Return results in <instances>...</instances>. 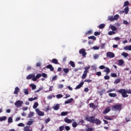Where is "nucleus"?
<instances>
[{"label":"nucleus","instance_id":"nucleus-1","mask_svg":"<svg viewBox=\"0 0 131 131\" xmlns=\"http://www.w3.org/2000/svg\"><path fill=\"white\" fill-rule=\"evenodd\" d=\"M119 94H121L123 98H127L128 95L127 94H131V90L126 91L125 89H120L118 91Z\"/></svg>","mask_w":131,"mask_h":131},{"label":"nucleus","instance_id":"nucleus-2","mask_svg":"<svg viewBox=\"0 0 131 131\" xmlns=\"http://www.w3.org/2000/svg\"><path fill=\"white\" fill-rule=\"evenodd\" d=\"M95 116L88 117V116L85 117V120L91 123H95Z\"/></svg>","mask_w":131,"mask_h":131},{"label":"nucleus","instance_id":"nucleus-3","mask_svg":"<svg viewBox=\"0 0 131 131\" xmlns=\"http://www.w3.org/2000/svg\"><path fill=\"white\" fill-rule=\"evenodd\" d=\"M90 67H87L84 68L85 71H84L83 74L82 75V79H84L86 76H88V72H89V70Z\"/></svg>","mask_w":131,"mask_h":131},{"label":"nucleus","instance_id":"nucleus-4","mask_svg":"<svg viewBox=\"0 0 131 131\" xmlns=\"http://www.w3.org/2000/svg\"><path fill=\"white\" fill-rule=\"evenodd\" d=\"M121 107H122V104H117L113 106L112 110H115V111H120L121 110Z\"/></svg>","mask_w":131,"mask_h":131},{"label":"nucleus","instance_id":"nucleus-5","mask_svg":"<svg viewBox=\"0 0 131 131\" xmlns=\"http://www.w3.org/2000/svg\"><path fill=\"white\" fill-rule=\"evenodd\" d=\"M14 105L16 108H20V107H21L22 105H23V101L17 100L15 102Z\"/></svg>","mask_w":131,"mask_h":131},{"label":"nucleus","instance_id":"nucleus-6","mask_svg":"<svg viewBox=\"0 0 131 131\" xmlns=\"http://www.w3.org/2000/svg\"><path fill=\"white\" fill-rule=\"evenodd\" d=\"M64 122H66V123H72V121H75V120H74V119H72V120L70 119H68V117H66L64 119Z\"/></svg>","mask_w":131,"mask_h":131},{"label":"nucleus","instance_id":"nucleus-7","mask_svg":"<svg viewBox=\"0 0 131 131\" xmlns=\"http://www.w3.org/2000/svg\"><path fill=\"white\" fill-rule=\"evenodd\" d=\"M79 53L82 55V57H85V56H86V52H85V50L84 49L80 50Z\"/></svg>","mask_w":131,"mask_h":131},{"label":"nucleus","instance_id":"nucleus-8","mask_svg":"<svg viewBox=\"0 0 131 131\" xmlns=\"http://www.w3.org/2000/svg\"><path fill=\"white\" fill-rule=\"evenodd\" d=\"M36 112H37V114H38V115L39 116H43V115H45V113H43V112H41L39 110V108H36L35 110Z\"/></svg>","mask_w":131,"mask_h":131},{"label":"nucleus","instance_id":"nucleus-9","mask_svg":"<svg viewBox=\"0 0 131 131\" xmlns=\"http://www.w3.org/2000/svg\"><path fill=\"white\" fill-rule=\"evenodd\" d=\"M106 56L108 57V58H112L115 57V54H114L113 52H108L106 53Z\"/></svg>","mask_w":131,"mask_h":131},{"label":"nucleus","instance_id":"nucleus-10","mask_svg":"<svg viewBox=\"0 0 131 131\" xmlns=\"http://www.w3.org/2000/svg\"><path fill=\"white\" fill-rule=\"evenodd\" d=\"M110 111H111V108H110V107H107L103 111V114H107V113H108V112H110Z\"/></svg>","mask_w":131,"mask_h":131},{"label":"nucleus","instance_id":"nucleus-11","mask_svg":"<svg viewBox=\"0 0 131 131\" xmlns=\"http://www.w3.org/2000/svg\"><path fill=\"white\" fill-rule=\"evenodd\" d=\"M83 84H84V82H81L78 85L76 86L75 90H79V89H80V88H81L83 85Z\"/></svg>","mask_w":131,"mask_h":131},{"label":"nucleus","instance_id":"nucleus-12","mask_svg":"<svg viewBox=\"0 0 131 131\" xmlns=\"http://www.w3.org/2000/svg\"><path fill=\"white\" fill-rule=\"evenodd\" d=\"M46 68L47 69H50V71H54V67H53V66L52 64H49L46 66Z\"/></svg>","mask_w":131,"mask_h":131},{"label":"nucleus","instance_id":"nucleus-13","mask_svg":"<svg viewBox=\"0 0 131 131\" xmlns=\"http://www.w3.org/2000/svg\"><path fill=\"white\" fill-rule=\"evenodd\" d=\"M104 72L106 73V75H108V74L110 73V69H109L108 67H105L104 70Z\"/></svg>","mask_w":131,"mask_h":131},{"label":"nucleus","instance_id":"nucleus-14","mask_svg":"<svg viewBox=\"0 0 131 131\" xmlns=\"http://www.w3.org/2000/svg\"><path fill=\"white\" fill-rule=\"evenodd\" d=\"M19 92H20V89L18 88V87H16L15 88L14 91L13 92V94L14 95H18Z\"/></svg>","mask_w":131,"mask_h":131},{"label":"nucleus","instance_id":"nucleus-15","mask_svg":"<svg viewBox=\"0 0 131 131\" xmlns=\"http://www.w3.org/2000/svg\"><path fill=\"white\" fill-rule=\"evenodd\" d=\"M94 123H96V124H101L102 123V122L101 120H99V119L96 118L94 120Z\"/></svg>","mask_w":131,"mask_h":131},{"label":"nucleus","instance_id":"nucleus-16","mask_svg":"<svg viewBox=\"0 0 131 131\" xmlns=\"http://www.w3.org/2000/svg\"><path fill=\"white\" fill-rule=\"evenodd\" d=\"M24 131H32V129H30V126H26L24 128Z\"/></svg>","mask_w":131,"mask_h":131},{"label":"nucleus","instance_id":"nucleus-17","mask_svg":"<svg viewBox=\"0 0 131 131\" xmlns=\"http://www.w3.org/2000/svg\"><path fill=\"white\" fill-rule=\"evenodd\" d=\"M110 28L112 29V30L113 31H116V30H117V28H116V27L113 26L112 25H110Z\"/></svg>","mask_w":131,"mask_h":131},{"label":"nucleus","instance_id":"nucleus-18","mask_svg":"<svg viewBox=\"0 0 131 131\" xmlns=\"http://www.w3.org/2000/svg\"><path fill=\"white\" fill-rule=\"evenodd\" d=\"M124 50H125V51H131V45L130 46H126L124 47Z\"/></svg>","mask_w":131,"mask_h":131},{"label":"nucleus","instance_id":"nucleus-19","mask_svg":"<svg viewBox=\"0 0 131 131\" xmlns=\"http://www.w3.org/2000/svg\"><path fill=\"white\" fill-rule=\"evenodd\" d=\"M54 110L57 111L59 110L60 109V106L59 105V104H56V105L53 107Z\"/></svg>","mask_w":131,"mask_h":131},{"label":"nucleus","instance_id":"nucleus-20","mask_svg":"<svg viewBox=\"0 0 131 131\" xmlns=\"http://www.w3.org/2000/svg\"><path fill=\"white\" fill-rule=\"evenodd\" d=\"M108 96L111 97V98H115L116 97H117V95H116V93H109Z\"/></svg>","mask_w":131,"mask_h":131},{"label":"nucleus","instance_id":"nucleus-21","mask_svg":"<svg viewBox=\"0 0 131 131\" xmlns=\"http://www.w3.org/2000/svg\"><path fill=\"white\" fill-rule=\"evenodd\" d=\"M52 63H53V64H59V62H58V60H57V59H55V58H53L52 60Z\"/></svg>","mask_w":131,"mask_h":131},{"label":"nucleus","instance_id":"nucleus-22","mask_svg":"<svg viewBox=\"0 0 131 131\" xmlns=\"http://www.w3.org/2000/svg\"><path fill=\"white\" fill-rule=\"evenodd\" d=\"M34 74H29V75H28L26 77V79L28 80L29 79H31V78H32L33 77H34Z\"/></svg>","mask_w":131,"mask_h":131},{"label":"nucleus","instance_id":"nucleus-23","mask_svg":"<svg viewBox=\"0 0 131 131\" xmlns=\"http://www.w3.org/2000/svg\"><path fill=\"white\" fill-rule=\"evenodd\" d=\"M33 116H34V113L33 112H30L28 115V117L31 118Z\"/></svg>","mask_w":131,"mask_h":131},{"label":"nucleus","instance_id":"nucleus-24","mask_svg":"<svg viewBox=\"0 0 131 131\" xmlns=\"http://www.w3.org/2000/svg\"><path fill=\"white\" fill-rule=\"evenodd\" d=\"M73 101V98H71L70 99H69L67 101H65V104H70L72 101Z\"/></svg>","mask_w":131,"mask_h":131},{"label":"nucleus","instance_id":"nucleus-25","mask_svg":"<svg viewBox=\"0 0 131 131\" xmlns=\"http://www.w3.org/2000/svg\"><path fill=\"white\" fill-rule=\"evenodd\" d=\"M73 127H77V125H78V124H77V123L76 122V121H74V122L72 123V124Z\"/></svg>","mask_w":131,"mask_h":131},{"label":"nucleus","instance_id":"nucleus-26","mask_svg":"<svg viewBox=\"0 0 131 131\" xmlns=\"http://www.w3.org/2000/svg\"><path fill=\"white\" fill-rule=\"evenodd\" d=\"M69 113L68 112H62L61 113V116H66Z\"/></svg>","mask_w":131,"mask_h":131},{"label":"nucleus","instance_id":"nucleus-27","mask_svg":"<svg viewBox=\"0 0 131 131\" xmlns=\"http://www.w3.org/2000/svg\"><path fill=\"white\" fill-rule=\"evenodd\" d=\"M37 107H38V103L37 102H36L34 103V104L33 106V108L34 109H36V108H37Z\"/></svg>","mask_w":131,"mask_h":131},{"label":"nucleus","instance_id":"nucleus-28","mask_svg":"<svg viewBox=\"0 0 131 131\" xmlns=\"http://www.w3.org/2000/svg\"><path fill=\"white\" fill-rule=\"evenodd\" d=\"M105 25L104 24H101L99 26V28L100 29H103V28H105Z\"/></svg>","mask_w":131,"mask_h":131},{"label":"nucleus","instance_id":"nucleus-29","mask_svg":"<svg viewBox=\"0 0 131 131\" xmlns=\"http://www.w3.org/2000/svg\"><path fill=\"white\" fill-rule=\"evenodd\" d=\"M121 55L125 58H126V57H128V56H129V54H128V53H126L125 52H123Z\"/></svg>","mask_w":131,"mask_h":131},{"label":"nucleus","instance_id":"nucleus-30","mask_svg":"<svg viewBox=\"0 0 131 131\" xmlns=\"http://www.w3.org/2000/svg\"><path fill=\"white\" fill-rule=\"evenodd\" d=\"M118 63H119V64L121 66V65H123V64L124 63V61H123V60L122 59H121V60H119L118 61Z\"/></svg>","mask_w":131,"mask_h":131},{"label":"nucleus","instance_id":"nucleus-31","mask_svg":"<svg viewBox=\"0 0 131 131\" xmlns=\"http://www.w3.org/2000/svg\"><path fill=\"white\" fill-rule=\"evenodd\" d=\"M8 123H12V122H13V118H12V117L8 118Z\"/></svg>","mask_w":131,"mask_h":131},{"label":"nucleus","instance_id":"nucleus-32","mask_svg":"<svg viewBox=\"0 0 131 131\" xmlns=\"http://www.w3.org/2000/svg\"><path fill=\"white\" fill-rule=\"evenodd\" d=\"M90 108H96V106H95V103H91L89 104Z\"/></svg>","mask_w":131,"mask_h":131},{"label":"nucleus","instance_id":"nucleus-33","mask_svg":"<svg viewBox=\"0 0 131 131\" xmlns=\"http://www.w3.org/2000/svg\"><path fill=\"white\" fill-rule=\"evenodd\" d=\"M108 20H109V21H114V17H113V16H110L108 17Z\"/></svg>","mask_w":131,"mask_h":131},{"label":"nucleus","instance_id":"nucleus-34","mask_svg":"<svg viewBox=\"0 0 131 131\" xmlns=\"http://www.w3.org/2000/svg\"><path fill=\"white\" fill-rule=\"evenodd\" d=\"M7 119V117L3 116L0 117V121H4V120H6Z\"/></svg>","mask_w":131,"mask_h":131},{"label":"nucleus","instance_id":"nucleus-35","mask_svg":"<svg viewBox=\"0 0 131 131\" xmlns=\"http://www.w3.org/2000/svg\"><path fill=\"white\" fill-rule=\"evenodd\" d=\"M120 81L121 80L120 79L117 78V79L115 80L114 83L117 84V83H119Z\"/></svg>","mask_w":131,"mask_h":131},{"label":"nucleus","instance_id":"nucleus-36","mask_svg":"<svg viewBox=\"0 0 131 131\" xmlns=\"http://www.w3.org/2000/svg\"><path fill=\"white\" fill-rule=\"evenodd\" d=\"M34 100H37V97H34L33 98H29V101L30 102H32V101H34Z\"/></svg>","mask_w":131,"mask_h":131},{"label":"nucleus","instance_id":"nucleus-37","mask_svg":"<svg viewBox=\"0 0 131 131\" xmlns=\"http://www.w3.org/2000/svg\"><path fill=\"white\" fill-rule=\"evenodd\" d=\"M24 93L25 95H28L29 94V92L28 91V89H25L24 90Z\"/></svg>","mask_w":131,"mask_h":131},{"label":"nucleus","instance_id":"nucleus-38","mask_svg":"<svg viewBox=\"0 0 131 131\" xmlns=\"http://www.w3.org/2000/svg\"><path fill=\"white\" fill-rule=\"evenodd\" d=\"M116 32H114V31H109L108 32V35H113V34H115Z\"/></svg>","mask_w":131,"mask_h":131},{"label":"nucleus","instance_id":"nucleus-39","mask_svg":"<svg viewBox=\"0 0 131 131\" xmlns=\"http://www.w3.org/2000/svg\"><path fill=\"white\" fill-rule=\"evenodd\" d=\"M89 39H93V40H96V38L95 36H91L88 37Z\"/></svg>","mask_w":131,"mask_h":131},{"label":"nucleus","instance_id":"nucleus-40","mask_svg":"<svg viewBox=\"0 0 131 131\" xmlns=\"http://www.w3.org/2000/svg\"><path fill=\"white\" fill-rule=\"evenodd\" d=\"M84 82H88V83H91V82H92L93 80L91 79H85L84 80Z\"/></svg>","mask_w":131,"mask_h":131},{"label":"nucleus","instance_id":"nucleus-41","mask_svg":"<svg viewBox=\"0 0 131 131\" xmlns=\"http://www.w3.org/2000/svg\"><path fill=\"white\" fill-rule=\"evenodd\" d=\"M70 64L72 66V67H75V63L73 61H70Z\"/></svg>","mask_w":131,"mask_h":131},{"label":"nucleus","instance_id":"nucleus-42","mask_svg":"<svg viewBox=\"0 0 131 131\" xmlns=\"http://www.w3.org/2000/svg\"><path fill=\"white\" fill-rule=\"evenodd\" d=\"M129 11V9L128 8V7H126L124 9V11H125V14H127L128 13Z\"/></svg>","mask_w":131,"mask_h":131},{"label":"nucleus","instance_id":"nucleus-43","mask_svg":"<svg viewBox=\"0 0 131 131\" xmlns=\"http://www.w3.org/2000/svg\"><path fill=\"white\" fill-rule=\"evenodd\" d=\"M119 19V15L116 14L114 16V20H118Z\"/></svg>","mask_w":131,"mask_h":131},{"label":"nucleus","instance_id":"nucleus-44","mask_svg":"<svg viewBox=\"0 0 131 131\" xmlns=\"http://www.w3.org/2000/svg\"><path fill=\"white\" fill-rule=\"evenodd\" d=\"M127 6H129V2H128V1L124 2L123 7H126Z\"/></svg>","mask_w":131,"mask_h":131},{"label":"nucleus","instance_id":"nucleus-45","mask_svg":"<svg viewBox=\"0 0 131 131\" xmlns=\"http://www.w3.org/2000/svg\"><path fill=\"white\" fill-rule=\"evenodd\" d=\"M57 99H61V98H63V95L62 94H58L56 95Z\"/></svg>","mask_w":131,"mask_h":131},{"label":"nucleus","instance_id":"nucleus-46","mask_svg":"<svg viewBox=\"0 0 131 131\" xmlns=\"http://www.w3.org/2000/svg\"><path fill=\"white\" fill-rule=\"evenodd\" d=\"M83 123H84V121L82 119L79 122L78 124H80V125H83Z\"/></svg>","mask_w":131,"mask_h":131},{"label":"nucleus","instance_id":"nucleus-47","mask_svg":"<svg viewBox=\"0 0 131 131\" xmlns=\"http://www.w3.org/2000/svg\"><path fill=\"white\" fill-rule=\"evenodd\" d=\"M104 119H106V120H112V118H110L109 116H106L104 117Z\"/></svg>","mask_w":131,"mask_h":131},{"label":"nucleus","instance_id":"nucleus-48","mask_svg":"<svg viewBox=\"0 0 131 131\" xmlns=\"http://www.w3.org/2000/svg\"><path fill=\"white\" fill-rule=\"evenodd\" d=\"M31 88H32V90H35L36 89V85H34V84H31Z\"/></svg>","mask_w":131,"mask_h":131},{"label":"nucleus","instance_id":"nucleus-49","mask_svg":"<svg viewBox=\"0 0 131 131\" xmlns=\"http://www.w3.org/2000/svg\"><path fill=\"white\" fill-rule=\"evenodd\" d=\"M41 76H42V77H44V78H48V75H47V74L43 73L41 74Z\"/></svg>","mask_w":131,"mask_h":131},{"label":"nucleus","instance_id":"nucleus-50","mask_svg":"<svg viewBox=\"0 0 131 131\" xmlns=\"http://www.w3.org/2000/svg\"><path fill=\"white\" fill-rule=\"evenodd\" d=\"M104 78L105 80H108V79H110V76H108V75H106L104 77Z\"/></svg>","mask_w":131,"mask_h":131},{"label":"nucleus","instance_id":"nucleus-51","mask_svg":"<svg viewBox=\"0 0 131 131\" xmlns=\"http://www.w3.org/2000/svg\"><path fill=\"white\" fill-rule=\"evenodd\" d=\"M63 71L64 72V73H68V72H69V69L64 68L63 69Z\"/></svg>","mask_w":131,"mask_h":131},{"label":"nucleus","instance_id":"nucleus-52","mask_svg":"<svg viewBox=\"0 0 131 131\" xmlns=\"http://www.w3.org/2000/svg\"><path fill=\"white\" fill-rule=\"evenodd\" d=\"M41 90H42V88H39V89L34 91L35 94H36V93H39V92H40V91H41Z\"/></svg>","mask_w":131,"mask_h":131},{"label":"nucleus","instance_id":"nucleus-53","mask_svg":"<svg viewBox=\"0 0 131 131\" xmlns=\"http://www.w3.org/2000/svg\"><path fill=\"white\" fill-rule=\"evenodd\" d=\"M100 34H101V33L100 32H94V35H95V36H98V35H100Z\"/></svg>","mask_w":131,"mask_h":131},{"label":"nucleus","instance_id":"nucleus-54","mask_svg":"<svg viewBox=\"0 0 131 131\" xmlns=\"http://www.w3.org/2000/svg\"><path fill=\"white\" fill-rule=\"evenodd\" d=\"M36 77L37 79H38V78H40L41 77V74H38L36 75Z\"/></svg>","mask_w":131,"mask_h":131},{"label":"nucleus","instance_id":"nucleus-55","mask_svg":"<svg viewBox=\"0 0 131 131\" xmlns=\"http://www.w3.org/2000/svg\"><path fill=\"white\" fill-rule=\"evenodd\" d=\"M33 123V121H29L27 122V125H32V124Z\"/></svg>","mask_w":131,"mask_h":131},{"label":"nucleus","instance_id":"nucleus-56","mask_svg":"<svg viewBox=\"0 0 131 131\" xmlns=\"http://www.w3.org/2000/svg\"><path fill=\"white\" fill-rule=\"evenodd\" d=\"M32 78L33 81H36V80H37V78H36V77H35L34 74V77H33Z\"/></svg>","mask_w":131,"mask_h":131},{"label":"nucleus","instance_id":"nucleus-57","mask_svg":"<svg viewBox=\"0 0 131 131\" xmlns=\"http://www.w3.org/2000/svg\"><path fill=\"white\" fill-rule=\"evenodd\" d=\"M51 121V119L50 118H47V119L45 120V123H48V122H50Z\"/></svg>","mask_w":131,"mask_h":131},{"label":"nucleus","instance_id":"nucleus-58","mask_svg":"<svg viewBox=\"0 0 131 131\" xmlns=\"http://www.w3.org/2000/svg\"><path fill=\"white\" fill-rule=\"evenodd\" d=\"M112 77H117V75L114 73L111 74Z\"/></svg>","mask_w":131,"mask_h":131},{"label":"nucleus","instance_id":"nucleus-59","mask_svg":"<svg viewBox=\"0 0 131 131\" xmlns=\"http://www.w3.org/2000/svg\"><path fill=\"white\" fill-rule=\"evenodd\" d=\"M96 75H97V76H101L102 75V73L101 72H97L96 73Z\"/></svg>","mask_w":131,"mask_h":131},{"label":"nucleus","instance_id":"nucleus-60","mask_svg":"<svg viewBox=\"0 0 131 131\" xmlns=\"http://www.w3.org/2000/svg\"><path fill=\"white\" fill-rule=\"evenodd\" d=\"M99 69L103 70V69H105V68H106V67H105L104 66L101 65L100 66H99Z\"/></svg>","mask_w":131,"mask_h":131},{"label":"nucleus","instance_id":"nucleus-61","mask_svg":"<svg viewBox=\"0 0 131 131\" xmlns=\"http://www.w3.org/2000/svg\"><path fill=\"white\" fill-rule=\"evenodd\" d=\"M92 130H94V129L91 127H88V129H85V131H92Z\"/></svg>","mask_w":131,"mask_h":131},{"label":"nucleus","instance_id":"nucleus-62","mask_svg":"<svg viewBox=\"0 0 131 131\" xmlns=\"http://www.w3.org/2000/svg\"><path fill=\"white\" fill-rule=\"evenodd\" d=\"M65 129L67 130V131L70 130V127L69 126H66Z\"/></svg>","mask_w":131,"mask_h":131},{"label":"nucleus","instance_id":"nucleus-63","mask_svg":"<svg viewBox=\"0 0 131 131\" xmlns=\"http://www.w3.org/2000/svg\"><path fill=\"white\" fill-rule=\"evenodd\" d=\"M100 49V47L98 46H94L93 47V50H99Z\"/></svg>","mask_w":131,"mask_h":131},{"label":"nucleus","instance_id":"nucleus-64","mask_svg":"<svg viewBox=\"0 0 131 131\" xmlns=\"http://www.w3.org/2000/svg\"><path fill=\"white\" fill-rule=\"evenodd\" d=\"M18 126H21V127H24L25 125L24 124H23V123H20L19 124H18Z\"/></svg>","mask_w":131,"mask_h":131}]
</instances>
